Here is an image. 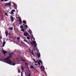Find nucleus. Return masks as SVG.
<instances>
[{
    "label": "nucleus",
    "mask_w": 76,
    "mask_h": 76,
    "mask_svg": "<svg viewBox=\"0 0 76 76\" xmlns=\"http://www.w3.org/2000/svg\"><path fill=\"white\" fill-rule=\"evenodd\" d=\"M33 61H35V60L33 58Z\"/></svg>",
    "instance_id": "obj_27"
},
{
    "label": "nucleus",
    "mask_w": 76,
    "mask_h": 76,
    "mask_svg": "<svg viewBox=\"0 0 76 76\" xmlns=\"http://www.w3.org/2000/svg\"><path fill=\"white\" fill-rule=\"evenodd\" d=\"M33 39H34V40H35V38H33Z\"/></svg>",
    "instance_id": "obj_42"
},
{
    "label": "nucleus",
    "mask_w": 76,
    "mask_h": 76,
    "mask_svg": "<svg viewBox=\"0 0 76 76\" xmlns=\"http://www.w3.org/2000/svg\"><path fill=\"white\" fill-rule=\"evenodd\" d=\"M27 39H28V40H29V39H30V38H29V37H27Z\"/></svg>",
    "instance_id": "obj_15"
},
{
    "label": "nucleus",
    "mask_w": 76,
    "mask_h": 76,
    "mask_svg": "<svg viewBox=\"0 0 76 76\" xmlns=\"http://www.w3.org/2000/svg\"><path fill=\"white\" fill-rule=\"evenodd\" d=\"M11 58V56L8 57L6 59H5V60L8 61L10 62V63H11L12 61L9 59V58Z\"/></svg>",
    "instance_id": "obj_2"
},
{
    "label": "nucleus",
    "mask_w": 76,
    "mask_h": 76,
    "mask_svg": "<svg viewBox=\"0 0 76 76\" xmlns=\"http://www.w3.org/2000/svg\"><path fill=\"white\" fill-rule=\"evenodd\" d=\"M18 26H19V25H18Z\"/></svg>",
    "instance_id": "obj_48"
},
{
    "label": "nucleus",
    "mask_w": 76,
    "mask_h": 76,
    "mask_svg": "<svg viewBox=\"0 0 76 76\" xmlns=\"http://www.w3.org/2000/svg\"><path fill=\"white\" fill-rule=\"evenodd\" d=\"M12 65L13 66H15V64H13Z\"/></svg>",
    "instance_id": "obj_37"
},
{
    "label": "nucleus",
    "mask_w": 76,
    "mask_h": 76,
    "mask_svg": "<svg viewBox=\"0 0 76 76\" xmlns=\"http://www.w3.org/2000/svg\"><path fill=\"white\" fill-rule=\"evenodd\" d=\"M28 41H29V42H30V40H29Z\"/></svg>",
    "instance_id": "obj_44"
},
{
    "label": "nucleus",
    "mask_w": 76,
    "mask_h": 76,
    "mask_svg": "<svg viewBox=\"0 0 76 76\" xmlns=\"http://www.w3.org/2000/svg\"><path fill=\"white\" fill-rule=\"evenodd\" d=\"M20 28H21V29H23V26H20Z\"/></svg>",
    "instance_id": "obj_20"
},
{
    "label": "nucleus",
    "mask_w": 76,
    "mask_h": 76,
    "mask_svg": "<svg viewBox=\"0 0 76 76\" xmlns=\"http://www.w3.org/2000/svg\"><path fill=\"white\" fill-rule=\"evenodd\" d=\"M37 55L38 56V58H39V57H41V55H40V53H37Z\"/></svg>",
    "instance_id": "obj_9"
},
{
    "label": "nucleus",
    "mask_w": 76,
    "mask_h": 76,
    "mask_svg": "<svg viewBox=\"0 0 76 76\" xmlns=\"http://www.w3.org/2000/svg\"><path fill=\"white\" fill-rule=\"evenodd\" d=\"M10 14H11L12 15H14V13L13 12L11 11V13H10Z\"/></svg>",
    "instance_id": "obj_17"
},
{
    "label": "nucleus",
    "mask_w": 76,
    "mask_h": 76,
    "mask_svg": "<svg viewBox=\"0 0 76 76\" xmlns=\"http://www.w3.org/2000/svg\"><path fill=\"white\" fill-rule=\"evenodd\" d=\"M11 12H15V10H12Z\"/></svg>",
    "instance_id": "obj_16"
},
{
    "label": "nucleus",
    "mask_w": 76,
    "mask_h": 76,
    "mask_svg": "<svg viewBox=\"0 0 76 76\" xmlns=\"http://www.w3.org/2000/svg\"><path fill=\"white\" fill-rule=\"evenodd\" d=\"M26 64L27 65H28V64Z\"/></svg>",
    "instance_id": "obj_47"
},
{
    "label": "nucleus",
    "mask_w": 76,
    "mask_h": 76,
    "mask_svg": "<svg viewBox=\"0 0 76 76\" xmlns=\"http://www.w3.org/2000/svg\"><path fill=\"white\" fill-rule=\"evenodd\" d=\"M29 31H30V33H32V32L30 30H29Z\"/></svg>",
    "instance_id": "obj_29"
},
{
    "label": "nucleus",
    "mask_w": 76,
    "mask_h": 76,
    "mask_svg": "<svg viewBox=\"0 0 76 76\" xmlns=\"http://www.w3.org/2000/svg\"><path fill=\"white\" fill-rule=\"evenodd\" d=\"M12 5V4L10 3H6L5 6H11V5Z\"/></svg>",
    "instance_id": "obj_3"
},
{
    "label": "nucleus",
    "mask_w": 76,
    "mask_h": 76,
    "mask_svg": "<svg viewBox=\"0 0 76 76\" xmlns=\"http://www.w3.org/2000/svg\"><path fill=\"white\" fill-rule=\"evenodd\" d=\"M11 55H12L13 54V53H11Z\"/></svg>",
    "instance_id": "obj_30"
},
{
    "label": "nucleus",
    "mask_w": 76,
    "mask_h": 76,
    "mask_svg": "<svg viewBox=\"0 0 76 76\" xmlns=\"http://www.w3.org/2000/svg\"><path fill=\"white\" fill-rule=\"evenodd\" d=\"M32 55H34V54H33V53H32Z\"/></svg>",
    "instance_id": "obj_45"
},
{
    "label": "nucleus",
    "mask_w": 76,
    "mask_h": 76,
    "mask_svg": "<svg viewBox=\"0 0 76 76\" xmlns=\"http://www.w3.org/2000/svg\"><path fill=\"white\" fill-rule=\"evenodd\" d=\"M6 16H8V15H7V13H5V14Z\"/></svg>",
    "instance_id": "obj_25"
},
{
    "label": "nucleus",
    "mask_w": 76,
    "mask_h": 76,
    "mask_svg": "<svg viewBox=\"0 0 76 76\" xmlns=\"http://www.w3.org/2000/svg\"><path fill=\"white\" fill-rule=\"evenodd\" d=\"M5 44H6V42H3V46H2L3 47L4 46V45H5Z\"/></svg>",
    "instance_id": "obj_12"
},
{
    "label": "nucleus",
    "mask_w": 76,
    "mask_h": 76,
    "mask_svg": "<svg viewBox=\"0 0 76 76\" xmlns=\"http://www.w3.org/2000/svg\"><path fill=\"white\" fill-rule=\"evenodd\" d=\"M21 69H22V71H23V67H21Z\"/></svg>",
    "instance_id": "obj_24"
},
{
    "label": "nucleus",
    "mask_w": 76,
    "mask_h": 76,
    "mask_svg": "<svg viewBox=\"0 0 76 76\" xmlns=\"http://www.w3.org/2000/svg\"><path fill=\"white\" fill-rule=\"evenodd\" d=\"M34 62L35 63H37V62H38V61H35Z\"/></svg>",
    "instance_id": "obj_31"
},
{
    "label": "nucleus",
    "mask_w": 76,
    "mask_h": 76,
    "mask_svg": "<svg viewBox=\"0 0 76 76\" xmlns=\"http://www.w3.org/2000/svg\"><path fill=\"white\" fill-rule=\"evenodd\" d=\"M11 17V22H13V21H14V19H13V17L12 16H10Z\"/></svg>",
    "instance_id": "obj_6"
},
{
    "label": "nucleus",
    "mask_w": 76,
    "mask_h": 76,
    "mask_svg": "<svg viewBox=\"0 0 76 76\" xmlns=\"http://www.w3.org/2000/svg\"><path fill=\"white\" fill-rule=\"evenodd\" d=\"M7 63H8V64H10L11 65V64H10V63H8L7 62H6Z\"/></svg>",
    "instance_id": "obj_32"
},
{
    "label": "nucleus",
    "mask_w": 76,
    "mask_h": 76,
    "mask_svg": "<svg viewBox=\"0 0 76 76\" xmlns=\"http://www.w3.org/2000/svg\"><path fill=\"white\" fill-rule=\"evenodd\" d=\"M23 41H24V42H26L28 43V42L27 41H26V40H23Z\"/></svg>",
    "instance_id": "obj_22"
},
{
    "label": "nucleus",
    "mask_w": 76,
    "mask_h": 76,
    "mask_svg": "<svg viewBox=\"0 0 76 76\" xmlns=\"http://www.w3.org/2000/svg\"><path fill=\"white\" fill-rule=\"evenodd\" d=\"M18 73H20V69H18Z\"/></svg>",
    "instance_id": "obj_19"
},
{
    "label": "nucleus",
    "mask_w": 76,
    "mask_h": 76,
    "mask_svg": "<svg viewBox=\"0 0 76 76\" xmlns=\"http://www.w3.org/2000/svg\"><path fill=\"white\" fill-rule=\"evenodd\" d=\"M0 61H1V60H0Z\"/></svg>",
    "instance_id": "obj_49"
},
{
    "label": "nucleus",
    "mask_w": 76,
    "mask_h": 76,
    "mask_svg": "<svg viewBox=\"0 0 76 76\" xmlns=\"http://www.w3.org/2000/svg\"><path fill=\"white\" fill-rule=\"evenodd\" d=\"M1 1H4V0H1Z\"/></svg>",
    "instance_id": "obj_34"
},
{
    "label": "nucleus",
    "mask_w": 76,
    "mask_h": 76,
    "mask_svg": "<svg viewBox=\"0 0 76 76\" xmlns=\"http://www.w3.org/2000/svg\"><path fill=\"white\" fill-rule=\"evenodd\" d=\"M24 35L26 36V37H27V36L28 35V34L26 32H25L24 34Z\"/></svg>",
    "instance_id": "obj_5"
},
{
    "label": "nucleus",
    "mask_w": 76,
    "mask_h": 76,
    "mask_svg": "<svg viewBox=\"0 0 76 76\" xmlns=\"http://www.w3.org/2000/svg\"><path fill=\"white\" fill-rule=\"evenodd\" d=\"M36 50L37 51H38V49L37 48L36 49Z\"/></svg>",
    "instance_id": "obj_21"
},
{
    "label": "nucleus",
    "mask_w": 76,
    "mask_h": 76,
    "mask_svg": "<svg viewBox=\"0 0 76 76\" xmlns=\"http://www.w3.org/2000/svg\"><path fill=\"white\" fill-rule=\"evenodd\" d=\"M28 36H29V37H30V36H29V35H28Z\"/></svg>",
    "instance_id": "obj_46"
},
{
    "label": "nucleus",
    "mask_w": 76,
    "mask_h": 76,
    "mask_svg": "<svg viewBox=\"0 0 76 76\" xmlns=\"http://www.w3.org/2000/svg\"><path fill=\"white\" fill-rule=\"evenodd\" d=\"M23 23H24L26 24V21H23Z\"/></svg>",
    "instance_id": "obj_18"
},
{
    "label": "nucleus",
    "mask_w": 76,
    "mask_h": 76,
    "mask_svg": "<svg viewBox=\"0 0 76 76\" xmlns=\"http://www.w3.org/2000/svg\"><path fill=\"white\" fill-rule=\"evenodd\" d=\"M21 31L22 32H24L25 31V29L24 28H22V29L21 30Z\"/></svg>",
    "instance_id": "obj_14"
},
{
    "label": "nucleus",
    "mask_w": 76,
    "mask_h": 76,
    "mask_svg": "<svg viewBox=\"0 0 76 76\" xmlns=\"http://www.w3.org/2000/svg\"><path fill=\"white\" fill-rule=\"evenodd\" d=\"M2 51H3V53H4V55H5V54H6L7 53V52L4 51V50H3Z\"/></svg>",
    "instance_id": "obj_7"
},
{
    "label": "nucleus",
    "mask_w": 76,
    "mask_h": 76,
    "mask_svg": "<svg viewBox=\"0 0 76 76\" xmlns=\"http://www.w3.org/2000/svg\"><path fill=\"white\" fill-rule=\"evenodd\" d=\"M24 26H25V27H26V28H28V26H27V25H25Z\"/></svg>",
    "instance_id": "obj_23"
},
{
    "label": "nucleus",
    "mask_w": 76,
    "mask_h": 76,
    "mask_svg": "<svg viewBox=\"0 0 76 76\" xmlns=\"http://www.w3.org/2000/svg\"><path fill=\"white\" fill-rule=\"evenodd\" d=\"M19 39H20V37H18L17 38V39H18V40H19Z\"/></svg>",
    "instance_id": "obj_26"
},
{
    "label": "nucleus",
    "mask_w": 76,
    "mask_h": 76,
    "mask_svg": "<svg viewBox=\"0 0 76 76\" xmlns=\"http://www.w3.org/2000/svg\"><path fill=\"white\" fill-rule=\"evenodd\" d=\"M12 3L13 4V6H14V2H13Z\"/></svg>",
    "instance_id": "obj_39"
},
{
    "label": "nucleus",
    "mask_w": 76,
    "mask_h": 76,
    "mask_svg": "<svg viewBox=\"0 0 76 76\" xmlns=\"http://www.w3.org/2000/svg\"><path fill=\"white\" fill-rule=\"evenodd\" d=\"M42 71H43V72H44V70H43V69H42Z\"/></svg>",
    "instance_id": "obj_38"
},
{
    "label": "nucleus",
    "mask_w": 76,
    "mask_h": 76,
    "mask_svg": "<svg viewBox=\"0 0 76 76\" xmlns=\"http://www.w3.org/2000/svg\"><path fill=\"white\" fill-rule=\"evenodd\" d=\"M19 22H20V23H21V22H20V20H19Z\"/></svg>",
    "instance_id": "obj_36"
},
{
    "label": "nucleus",
    "mask_w": 76,
    "mask_h": 76,
    "mask_svg": "<svg viewBox=\"0 0 76 76\" xmlns=\"http://www.w3.org/2000/svg\"><path fill=\"white\" fill-rule=\"evenodd\" d=\"M37 63H38V64L39 65H40V64H40V63H42V61H41V60H38Z\"/></svg>",
    "instance_id": "obj_4"
},
{
    "label": "nucleus",
    "mask_w": 76,
    "mask_h": 76,
    "mask_svg": "<svg viewBox=\"0 0 76 76\" xmlns=\"http://www.w3.org/2000/svg\"><path fill=\"white\" fill-rule=\"evenodd\" d=\"M23 61H24L25 60H23Z\"/></svg>",
    "instance_id": "obj_41"
},
{
    "label": "nucleus",
    "mask_w": 76,
    "mask_h": 76,
    "mask_svg": "<svg viewBox=\"0 0 76 76\" xmlns=\"http://www.w3.org/2000/svg\"><path fill=\"white\" fill-rule=\"evenodd\" d=\"M5 34L6 35V37L8 36V32L7 31H5Z\"/></svg>",
    "instance_id": "obj_8"
},
{
    "label": "nucleus",
    "mask_w": 76,
    "mask_h": 76,
    "mask_svg": "<svg viewBox=\"0 0 76 76\" xmlns=\"http://www.w3.org/2000/svg\"><path fill=\"white\" fill-rule=\"evenodd\" d=\"M1 38H2V37H1V36H0V39H1Z\"/></svg>",
    "instance_id": "obj_28"
},
{
    "label": "nucleus",
    "mask_w": 76,
    "mask_h": 76,
    "mask_svg": "<svg viewBox=\"0 0 76 76\" xmlns=\"http://www.w3.org/2000/svg\"><path fill=\"white\" fill-rule=\"evenodd\" d=\"M34 65H35V66H37V64H35Z\"/></svg>",
    "instance_id": "obj_40"
},
{
    "label": "nucleus",
    "mask_w": 76,
    "mask_h": 76,
    "mask_svg": "<svg viewBox=\"0 0 76 76\" xmlns=\"http://www.w3.org/2000/svg\"><path fill=\"white\" fill-rule=\"evenodd\" d=\"M30 43H31V44L32 46L34 45V47L33 48L34 50L35 51V47H36L37 46V44H36V42H35V41H33V43L31 42H30Z\"/></svg>",
    "instance_id": "obj_1"
},
{
    "label": "nucleus",
    "mask_w": 76,
    "mask_h": 76,
    "mask_svg": "<svg viewBox=\"0 0 76 76\" xmlns=\"http://www.w3.org/2000/svg\"><path fill=\"white\" fill-rule=\"evenodd\" d=\"M41 68L42 69H43V70H45V68H44V66H41Z\"/></svg>",
    "instance_id": "obj_10"
},
{
    "label": "nucleus",
    "mask_w": 76,
    "mask_h": 76,
    "mask_svg": "<svg viewBox=\"0 0 76 76\" xmlns=\"http://www.w3.org/2000/svg\"><path fill=\"white\" fill-rule=\"evenodd\" d=\"M28 76H31V75H30V74H28Z\"/></svg>",
    "instance_id": "obj_33"
},
{
    "label": "nucleus",
    "mask_w": 76,
    "mask_h": 76,
    "mask_svg": "<svg viewBox=\"0 0 76 76\" xmlns=\"http://www.w3.org/2000/svg\"><path fill=\"white\" fill-rule=\"evenodd\" d=\"M22 44H25V43L24 42H23Z\"/></svg>",
    "instance_id": "obj_35"
},
{
    "label": "nucleus",
    "mask_w": 76,
    "mask_h": 76,
    "mask_svg": "<svg viewBox=\"0 0 76 76\" xmlns=\"http://www.w3.org/2000/svg\"><path fill=\"white\" fill-rule=\"evenodd\" d=\"M8 29H10L11 31H12L13 30V27L10 28H8Z\"/></svg>",
    "instance_id": "obj_11"
},
{
    "label": "nucleus",
    "mask_w": 76,
    "mask_h": 76,
    "mask_svg": "<svg viewBox=\"0 0 76 76\" xmlns=\"http://www.w3.org/2000/svg\"><path fill=\"white\" fill-rule=\"evenodd\" d=\"M5 1H7V0H5Z\"/></svg>",
    "instance_id": "obj_43"
},
{
    "label": "nucleus",
    "mask_w": 76,
    "mask_h": 76,
    "mask_svg": "<svg viewBox=\"0 0 76 76\" xmlns=\"http://www.w3.org/2000/svg\"><path fill=\"white\" fill-rule=\"evenodd\" d=\"M30 68H31V69H34V66L31 65V67H30Z\"/></svg>",
    "instance_id": "obj_13"
}]
</instances>
